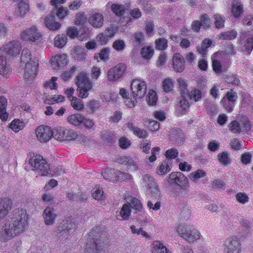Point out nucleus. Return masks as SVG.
Instances as JSON below:
<instances>
[{
  "mask_svg": "<svg viewBox=\"0 0 253 253\" xmlns=\"http://www.w3.org/2000/svg\"><path fill=\"white\" fill-rule=\"evenodd\" d=\"M107 232L100 227L93 228L89 232L84 249L85 253H104L103 249L108 240Z\"/></svg>",
  "mask_w": 253,
  "mask_h": 253,
  "instance_id": "1",
  "label": "nucleus"
},
{
  "mask_svg": "<svg viewBox=\"0 0 253 253\" xmlns=\"http://www.w3.org/2000/svg\"><path fill=\"white\" fill-rule=\"evenodd\" d=\"M28 222H2L0 226V241L5 242L23 232Z\"/></svg>",
  "mask_w": 253,
  "mask_h": 253,
  "instance_id": "2",
  "label": "nucleus"
},
{
  "mask_svg": "<svg viewBox=\"0 0 253 253\" xmlns=\"http://www.w3.org/2000/svg\"><path fill=\"white\" fill-rule=\"evenodd\" d=\"M176 231L180 237L189 243L197 242L202 236L198 229L185 222L179 223L176 227Z\"/></svg>",
  "mask_w": 253,
  "mask_h": 253,
  "instance_id": "3",
  "label": "nucleus"
},
{
  "mask_svg": "<svg viewBox=\"0 0 253 253\" xmlns=\"http://www.w3.org/2000/svg\"><path fill=\"white\" fill-rule=\"evenodd\" d=\"M28 159V164L33 168V170L37 171L42 176L49 174V166L42 156L35 154H30Z\"/></svg>",
  "mask_w": 253,
  "mask_h": 253,
  "instance_id": "4",
  "label": "nucleus"
},
{
  "mask_svg": "<svg viewBox=\"0 0 253 253\" xmlns=\"http://www.w3.org/2000/svg\"><path fill=\"white\" fill-rule=\"evenodd\" d=\"M76 84L79 91V96L82 98H86L89 95V91L91 90L92 85L88 79V75L84 71L80 72L76 77Z\"/></svg>",
  "mask_w": 253,
  "mask_h": 253,
  "instance_id": "5",
  "label": "nucleus"
},
{
  "mask_svg": "<svg viewBox=\"0 0 253 253\" xmlns=\"http://www.w3.org/2000/svg\"><path fill=\"white\" fill-rule=\"evenodd\" d=\"M78 136L81 139H86L84 135H79L76 131L71 129L59 128L53 131V137L58 140H74Z\"/></svg>",
  "mask_w": 253,
  "mask_h": 253,
  "instance_id": "6",
  "label": "nucleus"
},
{
  "mask_svg": "<svg viewBox=\"0 0 253 253\" xmlns=\"http://www.w3.org/2000/svg\"><path fill=\"white\" fill-rule=\"evenodd\" d=\"M238 97L237 93L234 91L233 89H231L223 97L220 101V104L225 110L228 112H231L234 109Z\"/></svg>",
  "mask_w": 253,
  "mask_h": 253,
  "instance_id": "7",
  "label": "nucleus"
},
{
  "mask_svg": "<svg viewBox=\"0 0 253 253\" xmlns=\"http://www.w3.org/2000/svg\"><path fill=\"white\" fill-rule=\"evenodd\" d=\"M21 39L25 41L40 42L42 40V36L35 26H32L21 33Z\"/></svg>",
  "mask_w": 253,
  "mask_h": 253,
  "instance_id": "8",
  "label": "nucleus"
},
{
  "mask_svg": "<svg viewBox=\"0 0 253 253\" xmlns=\"http://www.w3.org/2000/svg\"><path fill=\"white\" fill-rule=\"evenodd\" d=\"M39 62L36 59L32 62L24 64L22 67L23 69L24 78L27 82H30L36 77L37 74Z\"/></svg>",
  "mask_w": 253,
  "mask_h": 253,
  "instance_id": "9",
  "label": "nucleus"
},
{
  "mask_svg": "<svg viewBox=\"0 0 253 253\" xmlns=\"http://www.w3.org/2000/svg\"><path fill=\"white\" fill-rule=\"evenodd\" d=\"M130 87L134 97L142 98L146 93V84L143 81L139 79L132 80Z\"/></svg>",
  "mask_w": 253,
  "mask_h": 253,
  "instance_id": "10",
  "label": "nucleus"
},
{
  "mask_svg": "<svg viewBox=\"0 0 253 253\" xmlns=\"http://www.w3.org/2000/svg\"><path fill=\"white\" fill-rule=\"evenodd\" d=\"M21 47L20 43L18 41H13L5 44L3 48L0 49L1 55L13 57L16 56L20 52Z\"/></svg>",
  "mask_w": 253,
  "mask_h": 253,
  "instance_id": "11",
  "label": "nucleus"
},
{
  "mask_svg": "<svg viewBox=\"0 0 253 253\" xmlns=\"http://www.w3.org/2000/svg\"><path fill=\"white\" fill-rule=\"evenodd\" d=\"M169 181L177 184L183 189L189 188L187 178L180 172H172L169 176Z\"/></svg>",
  "mask_w": 253,
  "mask_h": 253,
  "instance_id": "12",
  "label": "nucleus"
},
{
  "mask_svg": "<svg viewBox=\"0 0 253 253\" xmlns=\"http://www.w3.org/2000/svg\"><path fill=\"white\" fill-rule=\"evenodd\" d=\"M224 253H241V243L239 238L232 237L228 239L224 249Z\"/></svg>",
  "mask_w": 253,
  "mask_h": 253,
  "instance_id": "13",
  "label": "nucleus"
},
{
  "mask_svg": "<svg viewBox=\"0 0 253 253\" xmlns=\"http://www.w3.org/2000/svg\"><path fill=\"white\" fill-rule=\"evenodd\" d=\"M88 21L93 28L99 29L103 26L105 19L102 13L98 12L95 10H92L90 11Z\"/></svg>",
  "mask_w": 253,
  "mask_h": 253,
  "instance_id": "14",
  "label": "nucleus"
},
{
  "mask_svg": "<svg viewBox=\"0 0 253 253\" xmlns=\"http://www.w3.org/2000/svg\"><path fill=\"white\" fill-rule=\"evenodd\" d=\"M36 134L39 141L46 142L53 137V131L48 126H41L36 129Z\"/></svg>",
  "mask_w": 253,
  "mask_h": 253,
  "instance_id": "15",
  "label": "nucleus"
},
{
  "mask_svg": "<svg viewBox=\"0 0 253 253\" xmlns=\"http://www.w3.org/2000/svg\"><path fill=\"white\" fill-rule=\"evenodd\" d=\"M126 70L125 65L119 64L108 71L107 78L111 82L115 81L122 77Z\"/></svg>",
  "mask_w": 253,
  "mask_h": 253,
  "instance_id": "16",
  "label": "nucleus"
},
{
  "mask_svg": "<svg viewBox=\"0 0 253 253\" xmlns=\"http://www.w3.org/2000/svg\"><path fill=\"white\" fill-rule=\"evenodd\" d=\"M189 97H186L184 99H181L179 103L183 110H186L190 106V101L193 100L195 102L198 101L202 97L201 91L195 88L190 92H189Z\"/></svg>",
  "mask_w": 253,
  "mask_h": 253,
  "instance_id": "17",
  "label": "nucleus"
},
{
  "mask_svg": "<svg viewBox=\"0 0 253 253\" xmlns=\"http://www.w3.org/2000/svg\"><path fill=\"white\" fill-rule=\"evenodd\" d=\"M13 202L8 198L0 199V220H2L11 210Z\"/></svg>",
  "mask_w": 253,
  "mask_h": 253,
  "instance_id": "18",
  "label": "nucleus"
},
{
  "mask_svg": "<svg viewBox=\"0 0 253 253\" xmlns=\"http://www.w3.org/2000/svg\"><path fill=\"white\" fill-rule=\"evenodd\" d=\"M173 68L177 72H182L185 68V59L179 53L173 55L172 58Z\"/></svg>",
  "mask_w": 253,
  "mask_h": 253,
  "instance_id": "19",
  "label": "nucleus"
},
{
  "mask_svg": "<svg viewBox=\"0 0 253 253\" xmlns=\"http://www.w3.org/2000/svg\"><path fill=\"white\" fill-rule=\"evenodd\" d=\"M50 61L54 69H60L62 66L67 64V56L65 54L58 55L52 57Z\"/></svg>",
  "mask_w": 253,
  "mask_h": 253,
  "instance_id": "20",
  "label": "nucleus"
},
{
  "mask_svg": "<svg viewBox=\"0 0 253 253\" xmlns=\"http://www.w3.org/2000/svg\"><path fill=\"white\" fill-rule=\"evenodd\" d=\"M13 221H28L29 220V215L26 210L16 209L12 213Z\"/></svg>",
  "mask_w": 253,
  "mask_h": 253,
  "instance_id": "21",
  "label": "nucleus"
},
{
  "mask_svg": "<svg viewBox=\"0 0 253 253\" xmlns=\"http://www.w3.org/2000/svg\"><path fill=\"white\" fill-rule=\"evenodd\" d=\"M12 68L7 62L5 56H0V74L7 77L12 72Z\"/></svg>",
  "mask_w": 253,
  "mask_h": 253,
  "instance_id": "22",
  "label": "nucleus"
},
{
  "mask_svg": "<svg viewBox=\"0 0 253 253\" xmlns=\"http://www.w3.org/2000/svg\"><path fill=\"white\" fill-rule=\"evenodd\" d=\"M231 13L232 15L237 18L243 13V6L239 0H233L231 4Z\"/></svg>",
  "mask_w": 253,
  "mask_h": 253,
  "instance_id": "23",
  "label": "nucleus"
},
{
  "mask_svg": "<svg viewBox=\"0 0 253 253\" xmlns=\"http://www.w3.org/2000/svg\"><path fill=\"white\" fill-rule=\"evenodd\" d=\"M73 55L75 59L78 61H83L85 59L86 56L85 49L84 47L77 46L74 49Z\"/></svg>",
  "mask_w": 253,
  "mask_h": 253,
  "instance_id": "24",
  "label": "nucleus"
},
{
  "mask_svg": "<svg viewBox=\"0 0 253 253\" xmlns=\"http://www.w3.org/2000/svg\"><path fill=\"white\" fill-rule=\"evenodd\" d=\"M7 100L3 96L0 97V118L3 121L7 120L8 114L6 112Z\"/></svg>",
  "mask_w": 253,
  "mask_h": 253,
  "instance_id": "25",
  "label": "nucleus"
},
{
  "mask_svg": "<svg viewBox=\"0 0 253 253\" xmlns=\"http://www.w3.org/2000/svg\"><path fill=\"white\" fill-rule=\"evenodd\" d=\"M151 251L152 253H169L167 248L158 241H155L153 243Z\"/></svg>",
  "mask_w": 253,
  "mask_h": 253,
  "instance_id": "26",
  "label": "nucleus"
},
{
  "mask_svg": "<svg viewBox=\"0 0 253 253\" xmlns=\"http://www.w3.org/2000/svg\"><path fill=\"white\" fill-rule=\"evenodd\" d=\"M67 120L70 124L75 126H80L84 121V116L80 114H75L69 115Z\"/></svg>",
  "mask_w": 253,
  "mask_h": 253,
  "instance_id": "27",
  "label": "nucleus"
},
{
  "mask_svg": "<svg viewBox=\"0 0 253 253\" xmlns=\"http://www.w3.org/2000/svg\"><path fill=\"white\" fill-rule=\"evenodd\" d=\"M212 42L211 40L206 39L203 41L201 44L197 47V51L203 56L207 54V49L211 45Z\"/></svg>",
  "mask_w": 253,
  "mask_h": 253,
  "instance_id": "28",
  "label": "nucleus"
},
{
  "mask_svg": "<svg viewBox=\"0 0 253 253\" xmlns=\"http://www.w3.org/2000/svg\"><path fill=\"white\" fill-rule=\"evenodd\" d=\"M147 190V195L154 199L159 200L161 197V192L157 183L151 185Z\"/></svg>",
  "mask_w": 253,
  "mask_h": 253,
  "instance_id": "29",
  "label": "nucleus"
},
{
  "mask_svg": "<svg viewBox=\"0 0 253 253\" xmlns=\"http://www.w3.org/2000/svg\"><path fill=\"white\" fill-rule=\"evenodd\" d=\"M116 162L122 164L127 165L128 168H131V167H133L134 169H137L136 165L133 159L128 157L125 156H121L117 158Z\"/></svg>",
  "mask_w": 253,
  "mask_h": 253,
  "instance_id": "30",
  "label": "nucleus"
},
{
  "mask_svg": "<svg viewBox=\"0 0 253 253\" xmlns=\"http://www.w3.org/2000/svg\"><path fill=\"white\" fill-rule=\"evenodd\" d=\"M54 17H51V15L49 17L45 18V24L49 30L52 31H56L58 30L61 26V24L57 22L54 21Z\"/></svg>",
  "mask_w": 253,
  "mask_h": 253,
  "instance_id": "31",
  "label": "nucleus"
},
{
  "mask_svg": "<svg viewBox=\"0 0 253 253\" xmlns=\"http://www.w3.org/2000/svg\"><path fill=\"white\" fill-rule=\"evenodd\" d=\"M177 82L180 90L181 99H184L186 97H189L188 95L189 91L187 89V85L185 81L181 78H179L177 79Z\"/></svg>",
  "mask_w": 253,
  "mask_h": 253,
  "instance_id": "32",
  "label": "nucleus"
},
{
  "mask_svg": "<svg viewBox=\"0 0 253 253\" xmlns=\"http://www.w3.org/2000/svg\"><path fill=\"white\" fill-rule=\"evenodd\" d=\"M130 213V208L128 204H124L121 209L119 214L117 215L118 220H126Z\"/></svg>",
  "mask_w": 253,
  "mask_h": 253,
  "instance_id": "33",
  "label": "nucleus"
},
{
  "mask_svg": "<svg viewBox=\"0 0 253 253\" xmlns=\"http://www.w3.org/2000/svg\"><path fill=\"white\" fill-rule=\"evenodd\" d=\"M31 52L28 48H24L22 50L21 56L20 67L23 66L24 64L32 62Z\"/></svg>",
  "mask_w": 253,
  "mask_h": 253,
  "instance_id": "34",
  "label": "nucleus"
},
{
  "mask_svg": "<svg viewBox=\"0 0 253 253\" xmlns=\"http://www.w3.org/2000/svg\"><path fill=\"white\" fill-rule=\"evenodd\" d=\"M240 124L241 127L243 128V132H247L251 129L250 122L245 116H239L238 120Z\"/></svg>",
  "mask_w": 253,
  "mask_h": 253,
  "instance_id": "35",
  "label": "nucleus"
},
{
  "mask_svg": "<svg viewBox=\"0 0 253 253\" xmlns=\"http://www.w3.org/2000/svg\"><path fill=\"white\" fill-rule=\"evenodd\" d=\"M67 14V10L62 6L53 8L50 14L51 17H55V15H56L61 20L63 19Z\"/></svg>",
  "mask_w": 253,
  "mask_h": 253,
  "instance_id": "36",
  "label": "nucleus"
},
{
  "mask_svg": "<svg viewBox=\"0 0 253 253\" xmlns=\"http://www.w3.org/2000/svg\"><path fill=\"white\" fill-rule=\"evenodd\" d=\"M43 216L45 218L44 221H53L56 217V214L54 212V209L51 207H47L44 210Z\"/></svg>",
  "mask_w": 253,
  "mask_h": 253,
  "instance_id": "37",
  "label": "nucleus"
},
{
  "mask_svg": "<svg viewBox=\"0 0 253 253\" xmlns=\"http://www.w3.org/2000/svg\"><path fill=\"white\" fill-rule=\"evenodd\" d=\"M213 18L214 20V24L217 29H221L224 27L225 18L224 16L218 13L213 15Z\"/></svg>",
  "mask_w": 253,
  "mask_h": 253,
  "instance_id": "38",
  "label": "nucleus"
},
{
  "mask_svg": "<svg viewBox=\"0 0 253 253\" xmlns=\"http://www.w3.org/2000/svg\"><path fill=\"white\" fill-rule=\"evenodd\" d=\"M130 208H131L135 210L136 212H141L143 211L142 205L140 201L136 198H132L130 203L128 204Z\"/></svg>",
  "mask_w": 253,
  "mask_h": 253,
  "instance_id": "39",
  "label": "nucleus"
},
{
  "mask_svg": "<svg viewBox=\"0 0 253 253\" xmlns=\"http://www.w3.org/2000/svg\"><path fill=\"white\" fill-rule=\"evenodd\" d=\"M67 38L64 35H59L54 39V45L58 48H62L67 43Z\"/></svg>",
  "mask_w": 253,
  "mask_h": 253,
  "instance_id": "40",
  "label": "nucleus"
},
{
  "mask_svg": "<svg viewBox=\"0 0 253 253\" xmlns=\"http://www.w3.org/2000/svg\"><path fill=\"white\" fill-rule=\"evenodd\" d=\"M112 11L118 16L123 15L125 12L126 8L123 4L113 3L111 5Z\"/></svg>",
  "mask_w": 253,
  "mask_h": 253,
  "instance_id": "41",
  "label": "nucleus"
},
{
  "mask_svg": "<svg viewBox=\"0 0 253 253\" xmlns=\"http://www.w3.org/2000/svg\"><path fill=\"white\" fill-rule=\"evenodd\" d=\"M206 176V172L202 169H198L192 172L189 175V178L193 181H197L200 178L204 177Z\"/></svg>",
  "mask_w": 253,
  "mask_h": 253,
  "instance_id": "42",
  "label": "nucleus"
},
{
  "mask_svg": "<svg viewBox=\"0 0 253 253\" xmlns=\"http://www.w3.org/2000/svg\"><path fill=\"white\" fill-rule=\"evenodd\" d=\"M169 160H165L163 161L159 167L157 173L160 175H165L169 171L170 168L169 165Z\"/></svg>",
  "mask_w": 253,
  "mask_h": 253,
  "instance_id": "43",
  "label": "nucleus"
},
{
  "mask_svg": "<svg viewBox=\"0 0 253 253\" xmlns=\"http://www.w3.org/2000/svg\"><path fill=\"white\" fill-rule=\"evenodd\" d=\"M29 10V5L26 0H21L18 4L19 15L24 16Z\"/></svg>",
  "mask_w": 253,
  "mask_h": 253,
  "instance_id": "44",
  "label": "nucleus"
},
{
  "mask_svg": "<svg viewBox=\"0 0 253 253\" xmlns=\"http://www.w3.org/2000/svg\"><path fill=\"white\" fill-rule=\"evenodd\" d=\"M71 104L72 107L76 110H81L83 109L84 107L82 100L75 96L72 97L71 100Z\"/></svg>",
  "mask_w": 253,
  "mask_h": 253,
  "instance_id": "45",
  "label": "nucleus"
},
{
  "mask_svg": "<svg viewBox=\"0 0 253 253\" xmlns=\"http://www.w3.org/2000/svg\"><path fill=\"white\" fill-rule=\"evenodd\" d=\"M109 50L107 48H104L100 52L97 54L94 55V58L96 59L97 61L102 60L104 61L106 60L109 58Z\"/></svg>",
  "mask_w": 253,
  "mask_h": 253,
  "instance_id": "46",
  "label": "nucleus"
},
{
  "mask_svg": "<svg viewBox=\"0 0 253 253\" xmlns=\"http://www.w3.org/2000/svg\"><path fill=\"white\" fill-rule=\"evenodd\" d=\"M236 36V32L233 30H231L221 33L219 35V38L223 40H230L235 38Z\"/></svg>",
  "mask_w": 253,
  "mask_h": 253,
  "instance_id": "47",
  "label": "nucleus"
},
{
  "mask_svg": "<svg viewBox=\"0 0 253 253\" xmlns=\"http://www.w3.org/2000/svg\"><path fill=\"white\" fill-rule=\"evenodd\" d=\"M78 67L76 65L72 66L69 71H64L61 74L62 79L66 81L68 80L77 70Z\"/></svg>",
  "mask_w": 253,
  "mask_h": 253,
  "instance_id": "48",
  "label": "nucleus"
},
{
  "mask_svg": "<svg viewBox=\"0 0 253 253\" xmlns=\"http://www.w3.org/2000/svg\"><path fill=\"white\" fill-rule=\"evenodd\" d=\"M219 161L223 165L227 166L230 163V158L227 152H222L219 153L218 156Z\"/></svg>",
  "mask_w": 253,
  "mask_h": 253,
  "instance_id": "49",
  "label": "nucleus"
},
{
  "mask_svg": "<svg viewBox=\"0 0 253 253\" xmlns=\"http://www.w3.org/2000/svg\"><path fill=\"white\" fill-rule=\"evenodd\" d=\"M144 125L147 126L150 131L153 132L158 130L160 127V124L154 120L145 121Z\"/></svg>",
  "mask_w": 253,
  "mask_h": 253,
  "instance_id": "50",
  "label": "nucleus"
},
{
  "mask_svg": "<svg viewBox=\"0 0 253 253\" xmlns=\"http://www.w3.org/2000/svg\"><path fill=\"white\" fill-rule=\"evenodd\" d=\"M241 106L242 107H248L251 102V95L245 92L241 93Z\"/></svg>",
  "mask_w": 253,
  "mask_h": 253,
  "instance_id": "51",
  "label": "nucleus"
},
{
  "mask_svg": "<svg viewBox=\"0 0 253 253\" xmlns=\"http://www.w3.org/2000/svg\"><path fill=\"white\" fill-rule=\"evenodd\" d=\"M156 48L160 50H164L168 46V41L165 38H160L155 41Z\"/></svg>",
  "mask_w": 253,
  "mask_h": 253,
  "instance_id": "52",
  "label": "nucleus"
},
{
  "mask_svg": "<svg viewBox=\"0 0 253 253\" xmlns=\"http://www.w3.org/2000/svg\"><path fill=\"white\" fill-rule=\"evenodd\" d=\"M154 53V50L151 47H143L141 51L142 56L146 59H150Z\"/></svg>",
  "mask_w": 253,
  "mask_h": 253,
  "instance_id": "53",
  "label": "nucleus"
},
{
  "mask_svg": "<svg viewBox=\"0 0 253 253\" xmlns=\"http://www.w3.org/2000/svg\"><path fill=\"white\" fill-rule=\"evenodd\" d=\"M229 129L233 133H239L241 131V127L238 121H234L229 125Z\"/></svg>",
  "mask_w": 253,
  "mask_h": 253,
  "instance_id": "54",
  "label": "nucleus"
},
{
  "mask_svg": "<svg viewBox=\"0 0 253 253\" xmlns=\"http://www.w3.org/2000/svg\"><path fill=\"white\" fill-rule=\"evenodd\" d=\"M200 23L202 27L204 29H208L211 24V19L207 14H204L200 17Z\"/></svg>",
  "mask_w": 253,
  "mask_h": 253,
  "instance_id": "55",
  "label": "nucleus"
},
{
  "mask_svg": "<svg viewBox=\"0 0 253 253\" xmlns=\"http://www.w3.org/2000/svg\"><path fill=\"white\" fill-rule=\"evenodd\" d=\"M130 229L133 234L141 235L143 237L149 238V236L147 232L143 230L141 228L136 227L135 225H131Z\"/></svg>",
  "mask_w": 253,
  "mask_h": 253,
  "instance_id": "56",
  "label": "nucleus"
},
{
  "mask_svg": "<svg viewBox=\"0 0 253 253\" xmlns=\"http://www.w3.org/2000/svg\"><path fill=\"white\" fill-rule=\"evenodd\" d=\"M143 182L147 188L151 185H155L157 182L155 179L149 174H145L143 176Z\"/></svg>",
  "mask_w": 253,
  "mask_h": 253,
  "instance_id": "57",
  "label": "nucleus"
},
{
  "mask_svg": "<svg viewBox=\"0 0 253 253\" xmlns=\"http://www.w3.org/2000/svg\"><path fill=\"white\" fill-rule=\"evenodd\" d=\"M100 102L98 100H92L90 101L87 105V107L90 109L91 112H94L97 110L100 107Z\"/></svg>",
  "mask_w": 253,
  "mask_h": 253,
  "instance_id": "58",
  "label": "nucleus"
},
{
  "mask_svg": "<svg viewBox=\"0 0 253 253\" xmlns=\"http://www.w3.org/2000/svg\"><path fill=\"white\" fill-rule=\"evenodd\" d=\"M212 66L213 70L216 74L218 75L221 74L222 65L218 60H213L212 63Z\"/></svg>",
  "mask_w": 253,
  "mask_h": 253,
  "instance_id": "59",
  "label": "nucleus"
},
{
  "mask_svg": "<svg viewBox=\"0 0 253 253\" xmlns=\"http://www.w3.org/2000/svg\"><path fill=\"white\" fill-rule=\"evenodd\" d=\"M115 174L118 177V179L122 181L131 178V175L127 173L123 172L119 170H115Z\"/></svg>",
  "mask_w": 253,
  "mask_h": 253,
  "instance_id": "60",
  "label": "nucleus"
},
{
  "mask_svg": "<svg viewBox=\"0 0 253 253\" xmlns=\"http://www.w3.org/2000/svg\"><path fill=\"white\" fill-rule=\"evenodd\" d=\"M22 126V123L18 119H14L10 125V127L15 132L19 131Z\"/></svg>",
  "mask_w": 253,
  "mask_h": 253,
  "instance_id": "61",
  "label": "nucleus"
},
{
  "mask_svg": "<svg viewBox=\"0 0 253 253\" xmlns=\"http://www.w3.org/2000/svg\"><path fill=\"white\" fill-rule=\"evenodd\" d=\"M157 100L156 93L154 91H152L148 93L147 97V102L150 105H154L156 103Z\"/></svg>",
  "mask_w": 253,
  "mask_h": 253,
  "instance_id": "62",
  "label": "nucleus"
},
{
  "mask_svg": "<svg viewBox=\"0 0 253 253\" xmlns=\"http://www.w3.org/2000/svg\"><path fill=\"white\" fill-rule=\"evenodd\" d=\"M163 86L164 91L168 92L171 91L173 88L172 82L170 79H165L163 82Z\"/></svg>",
  "mask_w": 253,
  "mask_h": 253,
  "instance_id": "63",
  "label": "nucleus"
},
{
  "mask_svg": "<svg viewBox=\"0 0 253 253\" xmlns=\"http://www.w3.org/2000/svg\"><path fill=\"white\" fill-rule=\"evenodd\" d=\"M244 46L247 54H250L253 48V36L249 37L247 39Z\"/></svg>",
  "mask_w": 253,
  "mask_h": 253,
  "instance_id": "64",
  "label": "nucleus"
}]
</instances>
